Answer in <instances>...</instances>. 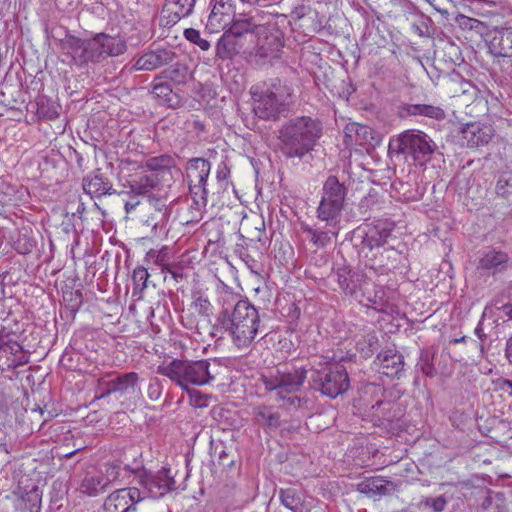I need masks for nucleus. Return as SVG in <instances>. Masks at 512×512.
I'll return each mask as SVG.
<instances>
[{"mask_svg": "<svg viewBox=\"0 0 512 512\" xmlns=\"http://www.w3.org/2000/svg\"><path fill=\"white\" fill-rule=\"evenodd\" d=\"M259 11L238 13L230 30H225L216 44V56L231 60L242 53L256 66H264L279 58L283 43L273 25L263 22Z\"/></svg>", "mask_w": 512, "mask_h": 512, "instance_id": "obj_1", "label": "nucleus"}, {"mask_svg": "<svg viewBox=\"0 0 512 512\" xmlns=\"http://www.w3.org/2000/svg\"><path fill=\"white\" fill-rule=\"evenodd\" d=\"M59 49L62 54L71 58V62L84 67L89 63L96 64L108 57H116L127 50L126 42L105 33L96 34L90 39H81L67 34L59 40Z\"/></svg>", "mask_w": 512, "mask_h": 512, "instance_id": "obj_2", "label": "nucleus"}, {"mask_svg": "<svg viewBox=\"0 0 512 512\" xmlns=\"http://www.w3.org/2000/svg\"><path fill=\"white\" fill-rule=\"evenodd\" d=\"M324 265L328 266L331 272L325 278V285L336 289V285L346 295L353 297L360 304L377 310H382L383 291L364 275L359 273L351 274V270L345 266L342 257L339 260L326 259Z\"/></svg>", "mask_w": 512, "mask_h": 512, "instance_id": "obj_3", "label": "nucleus"}, {"mask_svg": "<svg viewBox=\"0 0 512 512\" xmlns=\"http://www.w3.org/2000/svg\"><path fill=\"white\" fill-rule=\"evenodd\" d=\"M216 321L239 349L249 348L261 327L259 312L250 302H238L232 312L220 311Z\"/></svg>", "mask_w": 512, "mask_h": 512, "instance_id": "obj_4", "label": "nucleus"}, {"mask_svg": "<svg viewBox=\"0 0 512 512\" xmlns=\"http://www.w3.org/2000/svg\"><path fill=\"white\" fill-rule=\"evenodd\" d=\"M319 132L317 120L309 116L293 118L279 131L280 150L289 158H302L313 149Z\"/></svg>", "mask_w": 512, "mask_h": 512, "instance_id": "obj_5", "label": "nucleus"}, {"mask_svg": "<svg viewBox=\"0 0 512 512\" xmlns=\"http://www.w3.org/2000/svg\"><path fill=\"white\" fill-rule=\"evenodd\" d=\"M156 373L167 377L185 391L190 386H203L214 380L209 360L173 359L157 367Z\"/></svg>", "mask_w": 512, "mask_h": 512, "instance_id": "obj_6", "label": "nucleus"}, {"mask_svg": "<svg viewBox=\"0 0 512 512\" xmlns=\"http://www.w3.org/2000/svg\"><path fill=\"white\" fill-rule=\"evenodd\" d=\"M306 378V370L303 368L277 369L274 373L263 375L262 381L267 391L275 394L277 401H284L289 407H299L300 398L294 395L300 390Z\"/></svg>", "mask_w": 512, "mask_h": 512, "instance_id": "obj_7", "label": "nucleus"}, {"mask_svg": "<svg viewBox=\"0 0 512 512\" xmlns=\"http://www.w3.org/2000/svg\"><path fill=\"white\" fill-rule=\"evenodd\" d=\"M390 150L397 154L411 157L415 161L426 162L438 149L433 139L421 130H406L393 137L389 143Z\"/></svg>", "mask_w": 512, "mask_h": 512, "instance_id": "obj_8", "label": "nucleus"}, {"mask_svg": "<svg viewBox=\"0 0 512 512\" xmlns=\"http://www.w3.org/2000/svg\"><path fill=\"white\" fill-rule=\"evenodd\" d=\"M254 100L253 111L255 115L263 120H276L286 110L288 98L291 96L287 87H274L259 92L258 88L250 90Z\"/></svg>", "mask_w": 512, "mask_h": 512, "instance_id": "obj_9", "label": "nucleus"}, {"mask_svg": "<svg viewBox=\"0 0 512 512\" xmlns=\"http://www.w3.org/2000/svg\"><path fill=\"white\" fill-rule=\"evenodd\" d=\"M322 190V221L335 225L343 209L346 188L337 177L329 176Z\"/></svg>", "mask_w": 512, "mask_h": 512, "instance_id": "obj_10", "label": "nucleus"}, {"mask_svg": "<svg viewBox=\"0 0 512 512\" xmlns=\"http://www.w3.org/2000/svg\"><path fill=\"white\" fill-rule=\"evenodd\" d=\"M21 338V333L13 331L8 326H1L0 358H6L8 366L16 367L28 361L21 344Z\"/></svg>", "mask_w": 512, "mask_h": 512, "instance_id": "obj_11", "label": "nucleus"}, {"mask_svg": "<svg viewBox=\"0 0 512 512\" xmlns=\"http://www.w3.org/2000/svg\"><path fill=\"white\" fill-rule=\"evenodd\" d=\"M142 500L138 488H122L112 492L104 501L103 512H135Z\"/></svg>", "mask_w": 512, "mask_h": 512, "instance_id": "obj_12", "label": "nucleus"}, {"mask_svg": "<svg viewBox=\"0 0 512 512\" xmlns=\"http://www.w3.org/2000/svg\"><path fill=\"white\" fill-rule=\"evenodd\" d=\"M349 383L348 373L342 364H329L325 367V378L322 380V394L335 398L347 391Z\"/></svg>", "mask_w": 512, "mask_h": 512, "instance_id": "obj_13", "label": "nucleus"}, {"mask_svg": "<svg viewBox=\"0 0 512 512\" xmlns=\"http://www.w3.org/2000/svg\"><path fill=\"white\" fill-rule=\"evenodd\" d=\"M211 12L207 20V28L211 32H218L221 29H231L233 22L238 14H233V4L231 0H212Z\"/></svg>", "mask_w": 512, "mask_h": 512, "instance_id": "obj_14", "label": "nucleus"}, {"mask_svg": "<svg viewBox=\"0 0 512 512\" xmlns=\"http://www.w3.org/2000/svg\"><path fill=\"white\" fill-rule=\"evenodd\" d=\"M141 483L152 498H159L175 487L174 477L170 475V470L165 468L154 474H145Z\"/></svg>", "mask_w": 512, "mask_h": 512, "instance_id": "obj_15", "label": "nucleus"}, {"mask_svg": "<svg viewBox=\"0 0 512 512\" xmlns=\"http://www.w3.org/2000/svg\"><path fill=\"white\" fill-rule=\"evenodd\" d=\"M488 48L495 57H512V24L494 26L490 31Z\"/></svg>", "mask_w": 512, "mask_h": 512, "instance_id": "obj_16", "label": "nucleus"}, {"mask_svg": "<svg viewBox=\"0 0 512 512\" xmlns=\"http://www.w3.org/2000/svg\"><path fill=\"white\" fill-rule=\"evenodd\" d=\"M510 258L506 252L494 248L487 250L478 260L477 270L482 275L495 276L505 271Z\"/></svg>", "mask_w": 512, "mask_h": 512, "instance_id": "obj_17", "label": "nucleus"}, {"mask_svg": "<svg viewBox=\"0 0 512 512\" xmlns=\"http://www.w3.org/2000/svg\"><path fill=\"white\" fill-rule=\"evenodd\" d=\"M106 473L108 477H104L101 474H87L80 484V492L90 497L103 493L110 483L117 478L118 466L109 465Z\"/></svg>", "mask_w": 512, "mask_h": 512, "instance_id": "obj_18", "label": "nucleus"}, {"mask_svg": "<svg viewBox=\"0 0 512 512\" xmlns=\"http://www.w3.org/2000/svg\"><path fill=\"white\" fill-rule=\"evenodd\" d=\"M461 134L468 147L476 148L490 142L494 136V129L489 124L471 122L461 128Z\"/></svg>", "mask_w": 512, "mask_h": 512, "instance_id": "obj_19", "label": "nucleus"}, {"mask_svg": "<svg viewBox=\"0 0 512 512\" xmlns=\"http://www.w3.org/2000/svg\"><path fill=\"white\" fill-rule=\"evenodd\" d=\"M175 53L170 49L158 48L140 56L133 68L136 71H153L173 61Z\"/></svg>", "mask_w": 512, "mask_h": 512, "instance_id": "obj_20", "label": "nucleus"}, {"mask_svg": "<svg viewBox=\"0 0 512 512\" xmlns=\"http://www.w3.org/2000/svg\"><path fill=\"white\" fill-rule=\"evenodd\" d=\"M83 190L91 198H100L105 195H112L116 191L112 182L105 177L100 170H95L83 178Z\"/></svg>", "mask_w": 512, "mask_h": 512, "instance_id": "obj_21", "label": "nucleus"}, {"mask_svg": "<svg viewBox=\"0 0 512 512\" xmlns=\"http://www.w3.org/2000/svg\"><path fill=\"white\" fill-rule=\"evenodd\" d=\"M151 86V93L160 105L169 108H177L180 105L181 98L179 94L173 91L168 81L159 74L154 77Z\"/></svg>", "mask_w": 512, "mask_h": 512, "instance_id": "obj_22", "label": "nucleus"}, {"mask_svg": "<svg viewBox=\"0 0 512 512\" xmlns=\"http://www.w3.org/2000/svg\"><path fill=\"white\" fill-rule=\"evenodd\" d=\"M357 491L371 498L382 497L396 490V485L382 477H370L357 484Z\"/></svg>", "mask_w": 512, "mask_h": 512, "instance_id": "obj_23", "label": "nucleus"}, {"mask_svg": "<svg viewBox=\"0 0 512 512\" xmlns=\"http://www.w3.org/2000/svg\"><path fill=\"white\" fill-rule=\"evenodd\" d=\"M196 0H166L163 16L167 18L166 25H174L181 18L189 16L194 9Z\"/></svg>", "mask_w": 512, "mask_h": 512, "instance_id": "obj_24", "label": "nucleus"}, {"mask_svg": "<svg viewBox=\"0 0 512 512\" xmlns=\"http://www.w3.org/2000/svg\"><path fill=\"white\" fill-rule=\"evenodd\" d=\"M343 133L345 137V143L348 145H371L372 141L374 140L373 130L366 125H362L356 122L346 124Z\"/></svg>", "mask_w": 512, "mask_h": 512, "instance_id": "obj_25", "label": "nucleus"}, {"mask_svg": "<svg viewBox=\"0 0 512 512\" xmlns=\"http://www.w3.org/2000/svg\"><path fill=\"white\" fill-rule=\"evenodd\" d=\"M376 361L382 373L388 377L397 376L404 367L403 355L392 349L379 353Z\"/></svg>", "mask_w": 512, "mask_h": 512, "instance_id": "obj_26", "label": "nucleus"}, {"mask_svg": "<svg viewBox=\"0 0 512 512\" xmlns=\"http://www.w3.org/2000/svg\"><path fill=\"white\" fill-rule=\"evenodd\" d=\"M211 170V164L204 158H192L186 166V175L188 183H207Z\"/></svg>", "mask_w": 512, "mask_h": 512, "instance_id": "obj_27", "label": "nucleus"}, {"mask_svg": "<svg viewBox=\"0 0 512 512\" xmlns=\"http://www.w3.org/2000/svg\"><path fill=\"white\" fill-rule=\"evenodd\" d=\"M144 167L149 173L157 174L162 182L169 181L172 179L171 168L174 167V159L169 155L151 157L146 160Z\"/></svg>", "mask_w": 512, "mask_h": 512, "instance_id": "obj_28", "label": "nucleus"}, {"mask_svg": "<svg viewBox=\"0 0 512 512\" xmlns=\"http://www.w3.org/2000/svg\"><path fill=\"white\" fill-rule=\"evenodd\" d=\"M401 112L407 116H423L435 120H443L446 117L443 108L430 104H404L401 106Z\"/></svg>", "mask_w": 512, "mask_h": 512, "instance_id": "obj_29", "label": "nucleus"}, {"mask_svg": "<svg viewBox=\"0 0 512 512\" xmlns=\"http://www.w3.org/2000/svg\"><path fill=\"white\" fill-rule=\"evenodd\" d=\"M161 182L157 174L147 173L132 178L129 181V187L134 194L145 195L158 187Z\"/></svg>", "mask_w": 512, "mask_h": 512, "instance_id": "obj_30", "label": "nucleus"}, {"mask_svg": "<svg viewBox=\"0 0 512 512\" xmlns=\"http://www.w3.org/2000/svg\"><path fill=\"white\" fill-rule=\"evenodd\" d=\"M190 194L193 200V204L191 205V209L195 210L197 215L194 218L188 220L187 222L197 221V217L200 216L201 210L207 205V196L208 191L206 189V183L196 184V183H188Z\"/></svg>", "mask_w": 512, "mask_h": 512, "instance_id": "obj_31", "label": "nucleus"}, {"mask_svg": "<svg viewBox=\"0 0 512 512\" xmlns=\"http://www.w3.org/2000/svg\"><path fill=\"white\" fill-rule=\"evenodd\" d=\"M166 81L176 85L185 84L191 78V72L187 65L176 63L171 67L163 70L160 74Z\"/></svg>", "mask_w": 512, "mask_h": 512, "instance_id": "obj_32", "label": "nucleus"}, {"mask_svg": "<svg viewBox=\"0 0 512 512\" xmlns=\"http://www.w3.org/2000/svg\"><path fill=\"white\" fill-rule=\"evenodd\" d=\"M238 302H249L248 300L240 299V295L234 293L230 287L220 281L218 286V303L221 305V311L232 312V309Z\"/></svg>", "mask_w": 512, "mask_h": 512, "instance_id": "obj_33", "label": "nucleus"}, {"mask_svg": "<svg viewBox=\"0 0 512 512\" xmlns=\"http://www.w3.org/2000/svg\"><path fill=\"white\" fill-rule=\"evenodd\" d=\"M191 307L203 318L207 323L213 313V306L206 295L202 292H194L192 294Z\"/></svg>", "mask_w": 512, "mask_h": 512, "instance_id": "obj_34", "label": "nucleus"}, {"mask_svg": "<svg viewBox=\"0 0 512 512\" xmlns=\"http://www.w3.org/2000/svg\"><path fill=\"white\" fill-rule=\"evenodd\" d=\"M59 105L45 97L37 101L36 113L40 119L54 120L59 117Z\"/></svg>", "mask_w": 512, "mask_h": 512, "instance_id": "obj_35", "label": "nucleus"}, {"mask_svg": "<svg viewBox=\"0 0 512 512\" xmlns=\"http://www.w3.org/2000/svg\"><path fill=\"white\" fill-rule=\"evenodd\" d=\"M254 416L259 423L269 428H278L280 426L279 414L272 412L268 407H256L254 409Z\"/></svg>", "mask_w": 512, "mask_h": 512, "instance_id": "obj_36", "label": "nucleus"}, {"mask_svg": "<svg viewBox=\"0 0 512 512\" xmlns=\"http://www.w3.org/2000/svg\"><path fill=\"white\" fill-rule=\"evenodd\" d=\"M389 233L386 230L378 231L376 227L370 228L364 238L363 243L370 249L383 246Z\"/></svg>", "mask_w": 512, "mask_h": 512, "instance_id": "obj_37", "label": "nucleus"}, {"mask_svg": "<svg viewBox=\"0 0 512 512\" xmlns=\"http://www.w3.org/2000/svg\"><path fill=\"white\" fill-rule=\"evenodd\" d=\"M119 393L129 392L133 390L139 381V375L136 372H128L115 377Z\"/></svg>", "mask_w": 512, "mask_h": 512, "instance_id": "obj_38", "label": "nucleus"}, {"mask_svg": "<svg viewBox=\"0 0 512 512\" xmlns=\"http://www.w3.org/2000/svg\"><path fill=\"white\" fill-rule=\"evenodd\" d=\"M495 190L501 197H508L512 194V171L504 170L500 173Z\"/></svg>", "mask_w": 512, "mask_h": 512, "instance_id": "obj_39", "label": "nucleus"}, {"mask_svg": "<svg viewBox=\"0 0 512 512\" xmlns=\"http://www.w3.org/2000/svg\"><path fill=\"white\" fill-rule=\"evenodd\" d=\"M433 357L434 354L431 350L425 349L421 351L418 366L428 377H433L436 374V370L433 365Z\"/></svg>", "mask_w": 512, "mask_h": 512, "instance_id": "obj_40", "label": "nucleus"}, {"mask_svg": "<svg viewBox=\"0 0 512 512\" xmlns=\"http://www.w3.org/2000/svg\"><path fill=\"white\" fill-rule=\"evenodd\" d=\"M473 10L481 16H493L497 13L498 5L490 0H471Z\"/></svg>", "mask_w": 512, "mask_h": 512, "instance_id": "obj_41", "label": "nucleus"}, {"mask_svg": "<svg viewBox=\"0 0 512 512\" xmlns=\"http://www.w3.org/2000/svg\"><path fill=\"white\" fill-rule=\"evenodd\" d=\"M447 506V500L444 496L424 497L419 508L432 509L433 512H443Z\"/></svg>", "mask_w": 512, "mask_h": 512, "instance_id": "obj_42", "label": "nucleus"}, {"mask_svg": "<svg viewBox=\"0 0 512 512\" xmlns=\"http://www.w3.org/2000/svg\"><path fill=\"white\" fill-rule=\"evenodd\" d=\"M149 273L144 267H137L132 274L134 291L142 292L147 287Z\"/></svg>", "mask_w": 512, "mask_h": 512, "instance_id": "obj_43", "label": "nucleus"}, {"mask_svg": "<svg viewBox=\"0 0 512 512\" xmlns=\"http://www.w3.org/2000/svg\"><path fill=\"white\" fill-rule=\"evenodd\" d=\"M280 500L281 503L289 510L293 511L298 502L300 501V497L297 495L296 491L293 489H285L280 492Z\"/></svg>", "mask_w": 512, "mask_h": 512, "instance_id": "obj_44", "label": "nucleus"}, {"mask_svg": "<svg viewBox=\"0 0 512 512\" xmlns=\"http://www.w3.org/2000/svg\"><path fill=\"white\" fill-rule=\"evenodd\" d=\"M184 35L187 40L196 44L203 51H207L210 48V43L206 39H203L200 32L196 29L189 28L184 31Z\"/></svg>", "mask_w": 512, "mask_h": 512, "instance_id": "obj_45", "label": "nucleus"}, {"mask_svg": "<svg viewBox=\"0 0 512 512\" xmlns=\"http://www.w3.org/2000/svg\"><path fill=\"white\" fill-rule=\"evenodd\" d=\"M41 499H42V491L38 486H33L32 489L26 493V497L24 500L30 503L31 512L36 511L39 512L41 508Z\"/></svg>", "mask_w": 512, "mask_h": 512, "instance_id": "obj_46", "label": "nucleus"}, {"mask_svg": "<svg viewBox=\"0 0 512 512\" xmlns=\"http://www.w3.org/2000/svg\"><path fill=\"white\" fill-rule=\"evenodd\" d=\"M187 392L189 394V402L192 406L196 408H205L209 405V399L211 396L194 389H189Z\"/></svg>", "mask_w": 512, "mask_h": 512, "instance_id": "obj_47", "label": "nucleus"}, {"mask_svg": "<svg viewBox=\"0 0 512 512\" xmlns=\"http://www.w3.org/2000/svg\"><path fill=\"white\" fill-rule=\"evenodd\" d=\"M64 301L68 302L71 311H77L82 304V293L79 290L70 291L64 294Z\"/></svg>", "mask_w": 512, "mask_h": 512, "instance_id": "obj_48", "label": "nucleus"}, {"mask_svg": "<svg viewBox=\"0 0 512 512\" xmlns=\"http://www.w3.org/2000/svg\"><path fill=\"white\" fill-rule=\"evenodd\" d=\"M230 175V168L224 162L220 163L216 172V179L222 188H226L228 185V178Z\"/></svg>", "mask_w": 512, "mask_h": 512, "instance_id": "obj_49", "label": "nucleus"}, {"mask_svg": "<svg viewBox=\"0 0 512 512\" xmlns=\"http://www.w3.org/2000/svg\"><path fill=\"white\" fill-rule=\"evenodd\" d=\"M477 19L475 18H471V17H468L464 14H457L456 17H455V22L458 24V26L461 28V29H464V30H471L473 29V26L475 24Z\"/></svg>", "mask_w": 512, "mask_h": 512, "instance_id": "obj_50", "label": "nucleus"}, {"mask_svg": "<svg viewBox=\"0 0 512 512\" xmlns=\"http://www.w3.org/2000/svg\"><path fill=\"white\" fill-rule=\"evenodd\" d=\"M319 275V267L317 265V261L313 262V258L310 260L307 268L305 269V276L308 279H312L315 283L318 282Z\"/></svg>", "mask_w": 512, "mask_h": 512, "instance_id": "obj_51", "label": "nucleus"}, {"mask_svg": "<svg viewBox=\"0 0 512 512\" xmlns=\"http://www.w3.org/2000/svg\"><path fill=\"white\" fill-rule=\"evenodd\" d=\"M161 396V386L158 380L151 382L148 386V397L152 401H157Z\"/></svg>", "mask_w": 512, "mask_h": 512, "instance_id": "obj_52", "label": "nucleus"}, {"mask_svg": "<svg viewBox=\"0 0 512 512\" xmlns=\"http://www.w3.org/2000/svg\"><path fill=\"white\" fill-rule=\"evenodd\" d=\"M105 386L108 388V392H101L96 396V398L101 399L104 398L112 393H119L117 382L115 381V378L105 382Z\"/></svg>", "mask_w": 512, "mask_h": 512, "instance_id": "obj_53", "label": "nucleus"}, {"mask_svg": "<svg viewBox=\"0 0 512 512\" xmlns=\"http://www.w3.org/2000/svg\"><path fill=\"white\" fill-rule=\"evenodd\" d=\"M302 228L304 230V232L307 233V237L308 239L314 244L316 245L318 240H319V234L317 232V230H314L312 229L311 227H309L308 225L306 224H302Z\"/></svg>", "mask_w": 512, "mask_h": 512, "instance_id": "obj_54", "label": "nucleus"}, {"mask_svg": "<svg viewBox=\"0 0 512 512\" xmlns=\"http://www.w3.org/2000/svg\"><path fill=\"white\" fill-rule=\"evenodd\" d=\"M472 31H475L476 33H478L480 35H484V34H488V33L490 34L491 30L488 29V26L484 22L476 20Z\"/></svg>", "mask_w": 512, "mask_h": 512, "instance_id": "obj_55", "label": "nucleus"}, {"mask_svg": "<svg viewBox=\"0 0 512 512\" xmlns=\"http://www.w3.org/2000/svg\"><path fill=\"white\" fill-rule=\"evenodd\" d=\"M140 204V201L137 199V197H131L130 200L126 201L125 203V211L126 213H131L133 210L136 209V207Z\"/></svg>", "mask_w": 512, "mask_h": 512, "instance_id": "obj_56", "label": "nucleus"}, {"mask_svg": "<svg viewBox=\"0 0 512 512\" xmlns=\"http://www.w3.org/2000/svg\"><path fill=\"white\" fill-rule=\"evenodd\" d=\"M505 357L512 364V335L506 341Z\"/></svg>", "mask_w": 512, "mask_h": 512, "instance_id": "obj_57", "label": "nucleus"}, {"mask_svg": "<svg viewBox=\"0 0 512 512\" xmlns=\"http://www.w3.org/2000/svg\"><path fill=\"white\" fill-rule=\"evenodd\" d=\"M475 334L477 335V337L480 339V340H484L486 339V334L484 333V329H483V324L482 322L480 321L478 323V325L476 326L475 328Z\"/></svg>", "mask_w": 512, "mask_h": 512, "instance_id": "obj_58", "label": "nucleus"}, {"mask_svg": "<svg viewBox=\"0 0 512 512\" xmlns=\"http://www.w3.org/2000/svg\"><path fill=\"white\" fill-rule=\"evenodd\" d=\"M292 512H312L310 508H308L301 500L298 502V505L294 508Z\"/></svg>", "mask_w": 512, "mask_h": 512, "instance_id": "obj_59", "label": "nucleus"}, {"mask_svg": "<svg viewBox=\"0 0 512 512\" xmlns=\"http://www.w3.org/2000/svg\"><path fill=\"white\" fill-rule=\"evenodd\" d=\"M500 388L504 391H507L508 389L512 390V381L511 380H502L500 384Z\"/></svg>", "mask_w": 512, "mask_h": 512, "instance_id": "obj_60", "label": "nucleus"}, {"mask_svg": "<svg viewBox=\"0 0 512 512\" xmlns=\"http://www.w3.org/2000/svg\"><path fill=\"white\" fill-rule=\"evenodd\" d=\"M377 338L374 336V335H370L369 338H368V346L371 348V349H374L375 348V345H377Z\"/></svg>", "mask_w": 512, "mask_h": 512, "instance_id": "obj_61", "label": "nucleus"}, {"mask_svg": "<svg viewBox=\"0 0 512 512\" xmlns=\"http://www.w3.org/2000/svg\"><path fill=\"white\" fill-rule=\"evenodd\" d=\"M162 271H163V272H168V273H170L174 279H177V277L179 276V274H178L177 272H175L174 270H172V269H171L169 266H167V265L163 266Z\"/></svg>", "mask_w": 512, "mask_h": 512, "instance_id": "obj_62", "label": "nucleus"}, {"mask_svg": "<svg viewBox=\"0 0 512 512\" xmlns=\"http://www.w3.org/2000/svg\"><path fill=\"white\" fill-rule=\"evenodd\" d=\"M186 327L189 329H195L199 334H202V328L199 326L198 323L194 324L193 322L190 321L188 324H186Z\"/></svg>", "mask_w": 512, "mask_h": 512, "instance_id": "obj_63", "label": "nucleus"}, {"mask_svg": "<svg viewBox=\"0 0 512 512\" xmlns=\"http://www.w3.org/2000/svg\"><path fill=\"white\" fill-rule=\"evenodd\" d=\"M99 394L101 392H108V388L107 386H105V382H100L99 383V390H98Z\"/></svg>", "mask_w": 512, "mask_h": 512, "instance_id": "obj_64", "label": "nucleus"}]
</instances>
